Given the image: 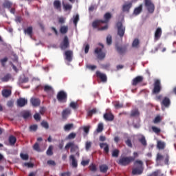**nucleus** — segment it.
Here are the masks:
<instances>
[{
	"label": "nucleus",
	"mask_w": 176,
	"mask_h": 176,
	"mask_svg": "<svg viewBox=\"0 0 176 176\" xmlns=\"http://www.w3.org/2000/svg\"><path fill=\"white\" fill-rule=\"evenodd\" d=\"M104 20H96L92 23L93 28H98V31H105L108 28V25H105L101 27L102 24H108L111 19H112V14L109 12H107L104 15ZM101 27V28H100Z\"/></svg>",
	"instance_id": "nucleus-1"
},
{
	"label": "nucleus",
	"mask_w": 176,
	"mask_h": 176,
	"mask_svg": "<svg viewBox=\"0 0 176 176\" xmlns=\"http://www.w3.org/2000/svg\"><path fill=\"white\" fill-rule=\"evenodd\" d=\"M140 142L143 145V146H146V139H145L144 136H142L140 139H139Z\"/></svg>",
	"instance_id": "nucleus-45"
},
{
	"label": "nucleus",
	"mask_w": 176,
	"mask_h": 176,
	"mask_svg": "<svg viewBox=\"0 0 176 176\" xmlns=\"http://www.w3.org/2000/svg\"><path fill=\"white\" fill-rule=\"evenodd\" d=\"M132 47H135L138 49L140 47V40L138 38H135L132 43Z\"/></svg>",
	"instance_id": "nucleus-30"
},
{
	"label": "nucleus",
	"mask_w": 176,
	"mask_h": 176,
	"mask_svg": "<svg viewBox=\"0 0 176 176\" xmlns=\"http://www.w3.org/2000/svg\"><path fill=\"white\" fill-rule=\"evenodd\" d=\"M162 28H157L155 30L154 38L155 41H159L162 36Z\"/></svg>",
	"instance_id": "nucleus-16"
},
{
	"label": "nucleus",
	"mask_w": 176,
	"mask_h": 176,
	"mask_svg": "<svg viewBox=\"0 0 176 176\" xmlns=\"http://www.w3.org/2000/svg\"><path fill=\"white\" fill-rule=\"evenodd\" d=\"M135 168L132 169L133 175H141L144 173V162L140 160L134 162Z\"/></svg>",
	"instance_id": "nucleus-2"
},
{
	"label": "nucleus",
	"mask_w": 176,
	"mask_h": 176,
	"mask_svg": "<svg viewBox=\"0 0 176 176\" xmlns=\"http://www.w3.org/2000/svg\"><path fill=\"white\" fill-rule=\"evenodd\" d=\"M116 27L118 35H119L120 38H123L124 36V32H126V27L120 21L116 23Z\"/></svg>",
	"instance_id": "nucleus-5"
},
{
	"label": "nucleus",
	"mask_w": 176,
	"mask_h": 176,
	"mask_svg": "<svg viewBox=\"0 0 176 176\" xmlns=\"http://www.w3.org/2000/svg\"><path fill=\"white\" fill-rule=\"evenodd\" d=\"M90 163V160H82L81 162V164L85 167V166H87Z\"/></svg>",
	"instance_id": "nucleus-57"
},
{
	"label": "nucleus",
	"mask_w": 176,
	"mask_h": 176,
	"mask_svg": "<svg viewBox=\"0 0 176 176\" xmlns=\"http://www.w3.org/2000/svg\"><path fill=\"white\" fill-rule=\"evenodd\" d=\"M69 160L72 161V167H74V168H76V167H78V161L75 158V155H71L69 156Z\"/></svg>",
	"instance_id": "nucleus-19"
},
{
	"label": "nucleus",
	"mask_w": 176,
	"mask_h": 176,
	"mask_svg": "<svg viewBox=\"0 0 176 176\" xmlns=\"http://www.w3.org/2000/svg\"><path fill=\"white\" fill-rule=\"evenodd\" d=\"M7 61H8V57H5L0 60V63H1V65H3V67H5V63H6Z\"/></svg>",
	"instance_id": "nucleus-60"
},
{
	"label": "nucleus",
	"mask_w": 176,
	"mask_h": 176,
	"mask_svg": "<svg viewBox=\"0 0 176 176\" xmlns=\"http://www.w3.org/2000/svg\"><path fill=\"white\" fill-rule=\"evenodd\" d=\"M91 148V142H87L85 144V149L86 151H89Z\"/></svg>",
	"instance_id": "nucleus-58"
},
{
	"label": "nucleus",
	"mask_w": 176,
	"mask_h": 176,
	"mask_svg": "<svg viewBox=\"0 0 176 176\" xmlns=\"http://www.w3.org/2000/svg\"><path fill=\"white\" fill-rule=\"evenodd\" d=\"M135 160V157H121L118 161H117L118 164L120 166H129L130 163L134 162Z\"/></svg>",
	"instance_id": "nucleus-3"
},
{
	"label": "nucleus",
	"mask_w": 176,
	"mask_h": 176,
	"mask_svg": "<svg viewBox=\"0 0 176 176\" xmlns=\"http://www.w3.org/2000/svg\"><path fill=\"white\" fill-rule=\"evenodd\" d=\"M12 2L5 0L4 2L3 3V8H6V9H10L12 8Z\"/></svg>",
	"instance_id": "nucleus-28"
},
{
	"label": "nucleus",
	"mask_w": 176,
	"mask_h": 176,
	"mask_svg": "<svg viewBox=\"0 0 176 176\" xmlns=\"http://www.w3.org/2000/svg\"><path fill=\"white\" fill-rule=\"evenodd\" d=\"M114 107L116 109H120V108H123V104L119 102H115Z\"/></svg>",
	"instance_id": "nucleus-47"
},
{
	"label": "nucleus",
	"mask_w": 176,
	"mask_h": 176,
	"mask_svg": "<svg viewBox=\"0 0 176 176\" xmlns=\"http://www.w3.org/2000/svg\"><path fill=\"white\" fill-rule=\"evenodd\" d=\"M104 119L108 122H112L115 119V117L111 113H106L104 114Z\"/></svg>",
	"instance_id": "nucleus-21"
},
{
	"label": "nucleus",
	"mask_w": 176,
	"mask_h": 176,
	"mask_svg": "<svg viewBox=\"0 0 176 176\" xmlns=\"http://www.w3.org/2000/svg\"><path fill=\"white\" fill-rule=\"evenodd\" d=\"M79 21V14H76V15H74L73 16V23L75 25V27H76V25H78V22Z\"/></svg>",
	"instance_id": "nucleus-34"
},
{
	"label": "nucleus",
	"mask_w": 176,
	"mask_h": 176,
	"mask_svg": "<svg viewBox=\"0 0 176 176\" xmlns=\"http://www.w3.org/2000/svg\"><path fill=\"white\" fill-rule=\"evenodd\" d=\"M61 50H67L69 47V39L67 36H65L63 40L60 44Z\"/></svg>",
	"instance_id": "nucleus-10"
},
{
	"label": "nucleus",
	"mask_w": 176,
	"mask_h": 176,
	"mask_svg": "<svg viewBox=\"0 0 176 176\" xmlns=\"http://www.w3.org/2000/svg\"><path fill=\"white\" fill-rule=\"evenodd\" d=\"M56 98L59 102H65L68 98V95L65 91H60L58 93Z\"/></svg>",
	"instance_id": "nucleus-6"
},
{
	"label": "nucleus",
	"mask_w": 176,
	"mask_h": 176,
	"mask_svg": "<svg viewBox=\"0 0 176 176\" xmlns=\"http://www.w3.org/2000/svg\"><path fill=\"white\" fill-rule=\"evenodd\" d=\"M63 6L65 12H67V10H72V6L71 4H65L64 2H63Z\"/></svg>",
	"instance_id": "nucleus-33"
},
{
	"label": "nucleus",
	"mask_w": 176,
	"mask_h": 176,
	"mask_svg": "<svg viewBox=\"0 0 176 176\" xmlns=\"http://www.w3.org/2000/svg\"><path fill=\"white\" fill-rule=\"evenodd\" d=\"M131 6H133V3L131 2L125 3L122 6V12H126L127 13H129L130 12V9H131Z\"/></svg>",
	"instance_id": "nucleus-18"
},
{
	"label": "nucleus",
	"mask_w": 176,
	"mask_h": 176,
	"mask_svg": "<svg viewBox=\"0 0 176 176\" xmlns=\"http://www.w3.org/2000/svg\"><path fill=\"white\" fill-rule=\"evenodd\" d=\"M69 107L73 109H76V108H78V102H72Z\"/></svg>",
	"instance_id": "nucleus-52"
},
{
	"label": "nucleus",
	"mask_w": 176,
	"mask_h": 176,
	"mask_svg": "<svg viewBox=\"0 0 176 176\" xmlns=\"http://www.w3.org/2000/svg\"><path fill=\"white\" fill-rule=\"evenodd\" d=\"M94 54H96L98 60H102L105 58L106 54L105 52H102V49L100 47H97L94 50Z\"/></svg>",
	"instance_id": "nucleus-8"
},
{
	"label": "nucleus",
	"mask_w": 176,
	"mask_h": 176,
	"mask_svg": "<svg viewBox=\"0 0 176 176\" xmlns=\"http://www.w3.org/2000/svg\"><path fill=\"white\" fill-rule=\"evenodd\" d=\"M21 156V159H22V160H28V159H30V156L28 155V154H24L23 153H21L20 154Z\"/></svg>",
	"instance_id": "nucleus-46"
},
{
	"label": "nucleus",
	"mask_w": 176,
	"mask_h": 176,
	"mask_svg": "<svg viewBox=\"0 0 176 176\" xmlns=\"http://www.w3.org/2000/svg\"><path fill=\"white\" fill-rule=\"evenodd\" d=\"M135 116H140V111H138V109L133 110L131 112V118H134Z\"/></svg>",
	"instance_id": "nucleus-36"
},
{
	"label": "nucleus",
	"mask_w": 176,
	"mask_h": 176,
	"mask_svg": "<svg viewBox=\"0 0 176 176\" xmlns=\"http://www.w3.org/2000/svg\"><path fill=\"white\" fill-rule=\"evenodd\" d=\"M162 91V82L160 80L155 79L153 83V94H159Z\"/></svg>",
	"instance_id": "nucleus-4"
},
{
	"label": "nucleus",
	"mask_w": 176,
	"mask_h": 176,
	"mask_svg": "<svg viewBox=\"0 0 176 176\" xmlns=\"http://www.w3.org/2000/svg\"><path fill=\"white\" fill-rule=\"evenodd\" d=\"M30 116H31V113L30 111H23L22 113V118H23V119H28Z\"/></svg>",
	"instance_id": "nucleus-39"
},
{
	"label": "nucleus",
	"mask_w": 176,
	"mask_h": 176,
	"mask_svg": "<svg viewBox=\"0 0 176 176\" xmlns=\"http://www.w3.org/2000/svg\"><path fill=\"white\" fill-rule=\"evenodd\" d=\"M33 149L36 152H41V147L39 146V143L36 142L33 146Z\"/></svg>",
	"instance_id": "nucleus-43"
},
{
	"label": "nucleus",
	"mask_w": 176,
	"mask_h": 176,
	"mask_svg": "<svg viewBox=\"0 0 176 176\" xmlns=\"http://www.w3.org/2000/svg\"><path fill=\"white\" fill-rule=\"evenodd\" d=\"M125 144H126V145H127V146H129V148H133V143H131V140L127 139V140L125 141Z\"/></svg>",
	"instance_id": "nucleus-54"
},
{
	"label": "nucleus",
	"mask_w": 176,
	"mask_h": 176,
	"mask_svg": "<svg viewBox=\"0 0 176 176\" xmlns=\"http://www.w3.org/2000/svg\"><path fill=\"white\" fill-rule=\"evenodd\" d=\"M100 149H104L106 153H109V145L107 143H100Z\"/></svg>",
	"instance_id": "nucleus-20"
},
{
	"label": "nucleus",
	"mask_w": 176,
	"mask_h": 176,
	"mask_svg": "<svg viewBox=\"0 0 176 176\" xmlns=\"http://www.w3.org/2000/svg\"><path fill=\"white\" fill-rule=\"evenodd\" d=\"M14 102H13V100H9L7 102V106L9 107V108H12V107H13Z\"/></svg>",
	"instance_id": "nucleus-63"
},
{
	"label": "nucleus",
	"mask_w": 176,
	"mask_h": 176,
	"mask_svg": "<svg viewBox=\"0 0 176 176\" xmlns=\"http://www.w3.org/2000/svg\"><path fill=\"white\" fill-rule=\"evenodd\" d=\"M11 95H12V91L10 89H3L2 91V96L6 98H8V97H10Z\"/></svg>",
	"instance_id": "nucleus-26"
},
{
	"label": "nucleus",
	"mask_w": 176,
	"mask_h": 176,
	"mask_svg": "<svg viewBox=\"0 0 176 176\" xmlns=\"http://www.w3.org/2000/svg\"><path fill=\"white\" fill-rule=\"evenodd\" d=\"M161 122H162V117H160V116H157L153 120V123L155 124L160 123Z\"/></svg>",
	"instance_id": "nucleus-48"
},
{
	"label": "nucleus",
	"mask_w": 176,
	"mask_h": 176,
	"mask_svg": "<svg viewBox=\"0 0 176 176\" xmlns=\"http://www.w3.org/2000/svg\"><path fill=\"white\" fill-rule=\"evenodd\" d=\"M96 76H97V78H100V80L103 82H105L107 80V75L105 74L101 73L100 71L96 72Z\"/></svg>",
	"instance_id": "nucleus-15"
},
{
	"label": "nucleus",
	"mask_w": 176,
	"mask_h": 176,
	"mask_svg": "<svg viewBox=\"0 0 176 176\" xmlns=\"http://www.w3.org/2000/svg\"><path fill=\"white\" fill-rule=\"evenodd\" d=\"M69 148H71L70 152L72 153L79 151V146L75 144V142H70L65 145V148L66 150H68Z\"/></svg>",
	"instance_id": "nucleus-9"
},
{
	"label": "nucleus",
	"mask_w": 176,
	"mask_h": 176,
	"mask_svg": "<svg viewBox=\"0 0 176 176\" xmlns=\"http://www.w3.org/2000/svg\"><path fill=\"white\" fill-rule=\"evenodd\" d=\"M142 12V4H140L138 8H135L133 13L135 16H138Z\"/></svg>",
	"instance_id": "nucleus-29"
},
{
	"label": "nucleus",
	"mask_w": 176,
	"mask_h": 176,
	"mask_svg": "<svg viewBox=\"0 0 176 176\" xmlns=\"http://www.w3.org/2000/svg\"><path fill=\"white\" fill-rule=\"evenodd\" d=\"M41 126L44 127V129H49V123H47V122L43 121L41 122Z\"/></svg>",
	"instance_id": "nucleus-56"
},
{
	"label": "nucleus",
	"mask_w": 176,
	"mask_h": 176,
	"mask_svg": "<svg viewBox=\"0 0 176 176\" xmlns=\"http://www.w3.org/2000/svg\"><path fill=\"white\" fill-rule=\"evenodd\" d=\"M151 129L153 133H155V134H160V133L162 132V129H160V128H158L157 126H152Z\"/></svg>",
	"instance_id": "nucleus-40"
},
{
	"label": "nucleus",
	"mask_w": 176,
	"mask_h": 176,
	"mask_svg": "<svg viewBox=\"0 0 176 176\" xmlns=\"http://www.w3.org/2000/svg\"><path fill=\"white\" fill-rule=\"evenodd\" d=\"M87 67L88 68V69H91V71H94V69H96V68H97V66L91 65H88L87 66Z\"/></svg>",
	"instance_id": "nucleus-62"
},
{
	"label": "nucleus",
	"mask_w": 176,
	"mask_h": 176,
	"mask_svg": "<svg viewBox=\"0 0 176 176\" xmlns=\"http://www.w3.org/2000/svg\"><path fill=\"white\" fill-rule=\"evenodd\" d=\"M8 141H9L10 145L13 146L16 144L17 139L16 138V137L13 135H10L8 138Z\"/></svg>",
	"instance_id": "nucleus-27"
},
{
	"label": "nucleus",
	"mask_w": 176,
	"mask_h": 176,
	"mask_svg": "<svg viewBox=\"0 0 176 176\" xmlns=\"http://www.w3.org/2000/svg\"><path fill=\"white\" fill-rule=\"evenodd\" d=\"M34 118L37 122H39V120H41V115H39V113H38L34 114Z\"/></svg>",
	"instance_id": "nucleus-59"
},
{
	"label": "nucleus",
	"mask_w": 176,
	"mask_h": 176,
	"mask_svg": "<svg viewBox=\"0 0 176 176\" xmlns=\"http://www.w3.org/2000/svg\"><path fill=\"white\" fill-rule=\"evenodd\" d=\"M159 175V170H155L151 174L148 175V176H158Z\"/></svg>",
	"instance_id": "nucleus-64"
},
{
	"label": "nucleus",
	"mask_w": 176,
	"mask_h": 176,
	"mask_svg": "<svg viewBox=\"0 0 176 176\" xmlns=\"http://www.w3.org/2000/svg\"><path fill=\"white\" fill-rule=\"evenodd\" d=\"M119 153H120V151H119L118 149H114L112 152L111 156L112 157H119Z\"/></svg>",
	"instance_id": "nucleus-41"
},
{
	"label": "nucleus",
	"mask_w": 176,
	"mask_h": 176,
	"mask_svg": "<svg viewBox=\"0 0 176 176\" xmlns=\"http://www.w3.org/2000/svg\"><path fill=\"white\" fill-rule=\"evenodd\" d=\"M162 107H164L165 108H169L170 105H171V100L168 97H164L161 102Z\"/></svg>",
	"instance_id": "nucleus-12"
},
{
	"label": "nucleus",
	"mask_w": 176,
	"mask_h": 176,
	"mask_svg": "<svg viewBox=\"0 0 176 176\" xmlns=\"http://www.w3.org/2000/svg\"><path fill=\"white\" fill-rule=\"evenodd\" d=\"M24 167H28V168H32L34 167V164L31 162H25L23 164Z\"/></svg>",
	"instance_id": "nucleus-50"
},
{
	"label": "nucleus",
	"mask_w": 176,
	"mask_h": 176,
	"mask_svg": "<svg viewBox=\"0 0 176 176\" xmlns=\"http://www.w3.org/2000/svg\"><path fill=\"white\" fill-rule=\"evenodd\" d=\"M54 8L56 9V10L61 12V1L59 0H55L54 1Z\"/></svg>",
	"instance_id": "nucleus-23"
},
{
	"label": "nucleus",
	"mask_w": 176,
	"mask_h": 176,
	"mask_svg": "<svg viewBox=\"0 0 176 176\" xmlns=\"http://www.w3.org/2000/svg\"><path fill=\"white\" fill-rule=\"evenodd\" d=\"M76 137V133H71L67 136V140H74Z\"/></svg>",
	"instance_id": "nucleus-51"
},
{
	"label": "nucleus",
	"mask_w": 176,
	"mask_h": 176,
	"mask_svg": "<svg viewBox=\"0 0 176 176\" xmlns=\"http://www.w3.org/2000/svg\"><path fill=\"white\" fill-rule=\"evenodd\" d=\"M95 113H97V109H93L88 111L89 116H93V115H95Z\"/></svg>",
	"instance_id": "nucleus-49"
},
{
	"label": "nucleus",
	"mask_w": 176,
	"mask_h": 176,
	"mask_svg": "<svg viewBox=\"0 0 176 176\" xmlns=\"http://www.w3.org/2000/svg\"><path fill=\"white\" fill-rule=\"evenodd\" d=\"M104 130V124L102 123H99L98 128L96 129L97 133H101Z\"/></svg>",
	"instance_id": "nucleus-44"
},
{
	"label": "nucleus",
	"mask_w": 176,
	"mask_h": 176,
	"mask_svg": "<svg viewBox=\"0 0 176 176\" xmlns=\"http://www.w3.org/2000/svg\"><path fill=\"white\" fill-rule=\"evenodd\" d=\"M12 78V76L10 74H6L4 77L1 78L2 82H9Z\"/></svg>",
	"instance_id": "nucleus-38"
},
{
	"label": "nucleus",
	"mask_w": 176,
	"mask_h": 176,
	"mask_svg": "<svg viewBox=\"0 0 176 176\" xmlns=\"http://www.w3.org/2000/svg\"><path fill=\"white\" fill-rule=\"evenodd\" d=\"M107 45H112V36L108 35L107 37Z\"/></svg>",
	"instance_id": "nucleus-53"
},
{
	"label": "nucleus",
	"mask_w": 176,
	"mask_h": 176,
	"mask_svg": "<svg viewBox=\"0 0 176 176\" xmlns=\"http://www.w3.org/2000/svg\"><path fill=\"white\" fill-rule=\"evenodd\" d=\"M27 102H28L27 99L24 98H20L17 100V105L18 107H21V108L27 105Z\"/></svg>",
	"instance_id": "nucleus-14"
},
{
	"label": "nucleus",
	"mask_w": 176,
	"mask_h": 176,
	"mask_svg": "<svg viewBox=\"0 0 176 176\" xmlns=\"http://www.w3.org/2000/svg\"><path fill=\"white\" fill-rule=\"evenodd\" d=\"M52 90H53V88H52L51 86L45 85L44 87V91H46L47 93H49V91H52Z\"/></svg>",
	"instance_id": "nucleus-55"
},
{
	"label": "nucleus",
	"mask_w": 176,
	"mask_h": 176,
	"mask_svg": "<svg viewBox=\"0 0 176 176\" xmlns=\"http://www.w3.org/2000/svg\"><path fill=\"white\" fill-rule=\"evenodd\" d=\"M157 148L160 151H162L163 149H164V148H166V142L160 141V140L158 141L157 142Z\"/></svg>",
	"instance_id": "nucleus-25"
},
{
	"label": "nucleus",
	"mask_w": 176,
	"mask_h": 176,
	"mask_svg": "<svg viewBox=\"0 0 176 176\" xmlns=\"http://www.w3.org/2000/svg\"><path fill=\"white\" fill-rule=\"evenodd\" d=\"M100 173H105L108 171V166L107 164H102L100 166Z\"/></svg>",
	"instance_id": "nucleus-31"
},
{
	"label": "nucleus",
	"mask_w": 176,
	"mask_h": 176,
	"mask_svg": "<svg viewBox=\"0 0 176 176\" xmlns=\"http://www.w3.org/2000/svg\"><path fill=\"white\" fill-rule=\"evenodd\" d=\"M89 170H91V171H97V167L96 166V165L92 164L89 166Z\"/></svg>",
	"instance_id": "nucleus-61"
},
{
	"label": "nucleus",
	"mask_w": 176,
	"mask_h": 176,
	"mask_svg": "<svg viewBox=\"0 0 176 176\" xmlns=\"http://www.w3.org/2000/svg\"><path fill=\"white\" fill-rule=\"evenodd\" d=\"M65 56V60H67V61H68L69 63H71V61H72V58L74 57V52H72V50H67L65 52L64 54Z\"/></svg>",
	"instance_id": "nucleus-11"
},
{
	"label": "nucleus",
	"mask_w": 176,
	"mask_h": 176,
	"mask_svg": "<svg viewBox=\"0 0 176 176\" xmlns=\"http://www.w3.org/2000/svg\"><path fill=\"white\" fill-rule=\"evenodd\" d=\"M47 156H53V146H50L46 151Z\"/></svg>",
	"instance_id": "nucleus-37"
},
{
	"label": "nucleus",
	"mask_w": 176,
	"mask_h": 176,
	"mask_svg": "<svg viewBox=\"0 0 176 176\" xmlns=\"http://www.w3.org/2000/svg\"><path fill=\"white\" fill-rule=\"evenodd\" d=\"M71 115V109H65L62 112V118L63 119H67L68 118V116Z\"/></svg>",
	"instance_id": "nucleus-24"
},
{
	"label": "nucleus",
	"mask_w": 176,
	"mask_h": 176,
	"mask_svg": "<svg viewBox=\"0 0 176 176\" xmlns=\"http://www.w3.org/2000/svg\"><path fill=\"white\" fill-rule=\"evenodd\" d=\"M144 5L148 13L152 14L155 12V4L152 3L151 0H144Z\"/></svg>",
	"instance_id": "nucleus-7"
},
{
	"label": "nucleus",
	"mask_w": 176,
	"mask_h": 176,
	"mask_svg": "<svg viewBox=\"0 0 176 176\" xmlns=\"http://www.w3.org/2000/svg\"><path fill=\"white\" fill-rule=\"evenodd\" d=\"M144 80V77L138 76L132 80V86H137L138 83H141Z\"/></svg>",
	"instance_id": "nucleus-13"
},
{
	"label": "nucleus",
	"mask_w": 176,
	"mask_h": 176,
	"mask_svg": "<svg viewBox=\"0 0 176 176\" xmlns=\"http://www.w3.org/2000/svg\"><path fill=\"white\" fill-rule=\"evenodd\" d=\"M30 102L33 107H39V105H41V100H39V98H32Z\"/></svg>",
	"instance_id": "nucleus-17"
},
{
	"label": "nucleus",
	"mask_w": 176,
	"mask_h": 176,
	"mask_svg": "<svg viewBox=\"0 0 176 176\" xmlns=\"http://www.w3.org/2000/svg\"><path fill=\"white\" fill-rule=\"evenodd\" d=\"M74 127V124H67L65 125L64 130L65 131H69Z\"/></svg>",
	"instance_id": "nucleus-42"
},
{
	"label": "nucleus",
	"mask_w": 176,
	"mask_h": 176,
	"mask_svg": "<svg viewBox=\"0 0 176 176\" xmlns=\"http://www.w3.org/2000/svg\"><path fill=\"white\" fill-rule=\"evenodd\" d=\"M60 32L62 34H67V32H68V26H65V25L61 26L60 28Z\"/></svg>",
	"instance_id": "nucleus-32"
},
{
	"label": "nucleus",
	"mask_w": 176,
	"mask_h": 176,
	"mask_svg": "<svg viewBox=\"0 0 176 176\" xmlns=\"http://www.w3.org/2000/svg\"><path fill=\"white\" fill-rule=\"evenodd\" d=\"M116 50L119 54H124V53H126V50H127V47L126 46H117Z\"/></svg>",
	"instance_id": "nucleus-22"
},
{
	"label": "nucleus",
	"mask_w": 176,
	"mask_h": 176,
	"mask_svg": "<svg viewBox=\"0 0 176 176\" xmlns=\"http://www.w3.org/2000/svg\"><path fill=\"white\" fill-rule=\"evenodd\" d=\"M25 34H28L29 36H32V27H28L24 30Z\"/></svg>",
	"instance_id": "nucleus-35"
}]
</instances>
